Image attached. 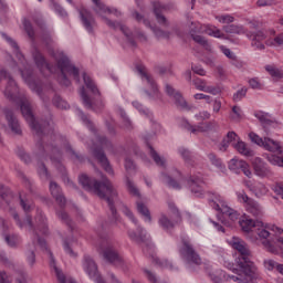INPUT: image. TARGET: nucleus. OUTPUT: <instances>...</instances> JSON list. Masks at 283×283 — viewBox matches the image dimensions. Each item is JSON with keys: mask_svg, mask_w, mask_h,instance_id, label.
I'll list each match as a JSON object with an SVG mask.
<instances>
[{"mask_svg": "<svg viewBox=\"0 0 283 283\" xmlns=\"http://www.w3.org/2000/svg\"><path fill=\"white\" fill-rule=\"evenodd\" d=\"M3 94L12 105L15 107H20L22 116L25 118L27 123H29L31 129L36 134V136L41 137L43 134H48V130L51 129L50 122H36L34 119V114H32V106L30 105V99L25 95V93H21L19 90V84L17 81L12 78V76L8 77L7 85L4 87Z\"/></svg>", "mask_w": 283, "mask_h": 283, "instance_id": "obj_1", "label": "nucleus"}, {"mask_svg": "<svg viewBox=\"0 0 283 283\" xmlns=\"http://www.w3.org/2000/svg\"><path fill=\"white\" fill-rule=\"evenodd\" d=\"M232 240H234L232 243L233 249L240 253L237 259L240 273L237 276H229L230 280L238 283H258V280H260V272L258 271L255 263L251 261V250H249V245L238 237H233Z\"/></svg>", "mask_w": 283, "mask_h": 283, "instance_id": "obj_2", "label": "nucleus"}, {"mask_svg": "<svg viewBox=\"0 0 283 283\" xmlns=\"http://www.w3.org/2000/svg\"><path fill=\"white\" fill-rule=\"evenodd\" d=\"M80 185H82L83 189L85 191H91L98 196L102 200H105L107 202L108 209L112 212V217L114 222L118 221V216L116 214V207L114 205L116 203V200H118V191H116V188L107 179V177L102 176V181H98L96 179H92L87 177L86 175L80 176Z\"/></svg>", "mask_w": 283, "mask_h": 283, "instance_id": "obj_3", "label": "nucleus"}, {"mask_svg": "<svg viewBox=\"0 0 283 283\" xmlns=\"http://www.w3.org/2000/svg\"><path fill=\"white\" fill-rule=\"evenodd\" d=\"M0 34L2 39H4V41H7L9 45H11L17 59H19L21 65H23L24 69H20V74L24 83H27L30 90L32 92H35V94H38L40 98H43V90H44L43 84L34 80V74L32 73V70L28 67V62H25V57L23 56V53H21V50L19 49V44L17 43V41H14V39L8 35V33L1 32Z\"/></svg>", "mask_w": 283, "mask_h": 283, "instance_id": "obj_4", "label": "nucleus"}, {"mask_svg": "<svg viewBox=\"0 0 283 283\" xmlns=\"http://www.w3.org/2000/svg\"><path fill=\"white\" fill-rule=\"evenodd\" d=\"M239 224L244 233H254V235H258L256 240H261L264 249H266L269 253H277V248H275L273 241L269 239L271 232L264 229L262 221L243 218L239 221Z\"/></svg>", "mask_w": 283, "mask_h": 283, "instance_id": "obj_5", "label": "nucleus"}, {"mask_svg": "<svg viewBox=\"0 0 283 283\" xmlns=\"http://www.w3.org/2000/svg\"><path fill=\"white\" fill-rule=\"evenodd\" d=\"M57 67L61 72V76H60L61 85H64L65 87H70L71 82L67 78V74L69 76H73L76 83H81V78L78 76V69L75 67L74 64H72V62L70 61V57L62 54L61 57L57 60Z\"/></svg>", "mask_w": 283, "mask_h": 283, "instance_id": "obj_6", "label": "nucleus"}, {"mask_svg": "<svg viewBox=\"0 0 283 283\" xmlns=\"http://www.w3.org/2000/svg\"><path fill=\"white\" fill-rule=\"evenodd\" d=\"M179 253L182 260H185V262H187L188 264H196L197 266H200V264H202V259L200 258V254L197 253L193 244H191V241L187 238L181 239V247L179 249Z\"/></svg>", "mask_w": 283, "mask_h": 283, "instance_id": "obj_7", "label": "nucleus"}, {"mask_svg": "<svg viewBox=\"0 0 283 283\" xmlns=\"http://www.w3.org/2000/svg\"><path fill=\"white\" fill-rule=\"evenodd\" d=\"M209 203L216 211H220L223 216H228L231 222H235L240 218V213L233 208L227 206L224 198L220 195H213L212 199H209Z\"/></svg>", "mask_w": 283, "mask_h": 283, "instance_id": "obj_8", "label": "nucleus"}, {"mask_svg": "<svg viewBox=\"0 0 283 283\" xmlns=\"http://www.w3.org/2000/svg\"><path fill=\"white\" fill-rule=\"evenodd\" d=\"M240 202L245 207V211L250 213L253 218H262L263 211L262 206L255 199L248 196L247 192H241L238 195Z\"/></svg>", "mask_w": 283, "mask_h": 283, "instance_id": "obj_9", "label": "nucleus"}, {"mask_svg": "<svg viewBox=\"0 0 283 283\" xmlns=\"http://www.w3.org/2000/svg\"><path fill=\"white\" fill-rule=\"evenodd\" d=\"M82 269L91 277V280H94L96 283H105L103 279L101 277V274L98 273V265L96 264V261L88 255L85 254L82 259Z\"/></svg>", "mask_w": 283, "mask_h": 283, "instance_id": "obj_10", "label": "nucleus"}, {"mask_svg": "<svg viewBox=\"0 0 283 283\" xmlns=\"http://www.w3.org/2000/svg\"><path fill=\"white\" fill-rule=\"evenodd\" d=\"M249 138H250L251 143H254V145H259V147H264V149H266L268 151L282 154V147L280 146V143L276 140H273L269 137H264V139H262L255 133H250Z\"/></svg>", "mask_w": 283, "mask_h": 283, "instance_id": "obj_11", "label": "nucleus"}, {"mask_svg": "<svg viewBox=\"0 0 283 283\" xmlns=\"http://www.w3.org/2000/svg\"><path fill=\"white\" fill-rule=\"evenodd\" d=\"M137 72L139 76L142 77V81L150 87V93L149 91H146V94L148 98L151 101H158L160 99V93L158 92V85H156V82L154 81V77H151L147 71L143 66H137Z\"/></svg>", "mask_w": 283, "mask_h": 283, "instance_id": "obj_12", "label": "nucleus"}, {"mask_svg": "<svg viewBox=\"0 0 283 283\" xmlns=\"http://www.w3.org/2000/svg\"><path fill=\"white\" fill-rule=\"evenodd\" d=\"M132 17L135 19V21H137V23H143L146 28H150L157 39H169L171 36L170 31H165L160 28L151 27L149 19H147L143 13L133 11Z\"/></svg>", "mask_w": 283, "mask_h": 283, "instance_id": "obj_13", "label": "nucleus"}, {"mask_svg": "<svg viewBox=\"0 0 283 283\" xmlns=\"http://www.w3.org/2000/svg\"><path fill=\"white\" fill-rule=\"evenodd\" d=\"M103 258L106 260V262H109V264H114V266H125V261H123V258L116 249H114V245L112 243H107L102 249Z\"/></svg>", "mask_w": 283, "mask_h": 283, "instance_id": "obj_14", "label": "nucleus"}, {"mask_svg": "<svg viewBox=\"0 0 283 283\" xmlns=\"http://www.w3.org/2000/svg\"><path fill=\"white\" fill-rule=\"evenodd\" d=\"M80 96L86 109H92V112H102V109L105 108V103L103 102V99L90 98V95H87V92L85 91V86H82L80 88Z\"/></svg>", "mask_w": 283, "mask_h": 283, "instance_id": "obj_15", "label": "nucleus"}, {"mask_svg": "<svg viewBox=\"0 0 283 283\" xmlns=\"http://www.w3.org/2000/svg\"><path fill=\"white\" fill-rule=\"evenodd\" d=\"M169 210L171 211V220L165 214H161L158 220L163 229L166 230L174 229V227L180 222V211H178V208H176L174 203H169Z\"/></svg>", "mask_w": 283, "mask_h": 283, "instance_id": "obj_16", "label": "nucleus"}, {"mask_svg": "<svg viewBox=\"0 0 283 283\" xmlns=\"http://www.w3.org/2000/svg\"><path fill=\"white\" fill-rule=\"evenodd\" d=\"M103 19L105 23L108 25V28H112L113 30H120V32H123L130 48H136V40H134V33L129 31V28H127L125 24H120V22H113L112 20L105 17H103Z\"/></svg>", "mask_w": 283, "mask_h": 283, "instance_id": "obj_17", "label": "nucleus"}, {"mask_svg": "<svg viewBox=\"0 0 283 283\" xmlns=\"http://www.w3.org/2000/svg\"><path fill=\"white\" fill-rule=\"evenodd\" d=\"M166 94H168V96L174 98L175 105L176 107H178V109H184L186 112H189V109H191L189 104H187V101L185 99V97H182V94L176 91L174 86L166 84Z\"/></svg>", "mask_w": 283, "mask_h": 283, "instance_id": "obj_18", "label": "nucleus"}, {"mask_svg": "<svg viewBox=\"0 0 283 283\" xmlns=\"http://www.w3.org/2000/svg\"><path fill=\"white\" fill-rule=\"evenodd\" d=\"M91 151H92L93 156L102 165V167L105 169V171L107 174L113 175L114 170L112 169V166L109 165V160L107 159V156H105V151H103V148H101L96 144H93V146L91 147Z\"/></svg>", "mask_w": 283, "mask_h": 283, "instance_id": "obj_19", "label": "nucleus"}, {"mask_svg": "<svg viewBox=\"0 0 283 283\" xmlns=\"http://www.w3.org/2000/svg\"><path fill=\"white\" fill-rule=\"evenodd\" d=\"M38 147L41 154H50L52 163H61V149H59L56 146L50 143H46L45 146H43L42 143H38Z\"/></svg>", "mask_w": 283, "mask_h": 283, "instance_id": "obj_20", "label": "nucleus"}, {"mask_svg": "<svg viewBox=\"0 0 283 283\" xmlns=\"http://www.w3.org/2000/svg\"><path fill=\"white\" fill-rule=\"evenodd\" d=\"M49 189H50L51 196L57 202L59 207L63 209V207H65V205L67 203V199H65V195H63V190L61 189V186H59V184L54 181H51Z\"/></svg>", "mask_w": 283, "mask_h": 283, "instance_id": "obj_21", "label": "nucleus"}, {"mask_svg": "<svg viewBox=\"0 0 283 283\" xmlns=\"http://www.w3.org/2000/svg\"><path fill=\"white\" fill-rule=\"evenodd\" d=\"M228 167L230 171H234V174H240V171H242L248 178H251L252 176L251 169H249V164L244 160L231 159Z\"/></svg>", "mask_w": 283, "mask_h": 283, "instance_id": "obj_22", "label": "nucleus"}, {"mask_svg": "<svg viewBox=\"0 0 283 283\" xmlns=\"http://www.w3.org/2000/svg\"><path fill=\"white\" fill-rule=\"evenodd\" d=\"M189 189L196 198H202L205 196V181L200 177H191L188 180Z\"/></svg>", "mask_w": 283, "mask_h": 283, "instance_id": "obj_23", "label": "nucleus"}, {"mask_svg": "<svg viewBox=\"0 0 283 283\" xmlns=\"http://www.w3.org/2000/svg\"><path fill=\"white\" fill-rule=\"evenodd\" d=\"M80 17L85 30L90 34H92V32H94V28L96 27V20H94V17L92 15V13L86 9H81Z\"/></svg>", "mask_w": 283, "mask_h": 283, "instance_id": "obj_24", "label": "nucleus"}, {"mask_svg": "<svg viewBox=\"0 0 283 283\" xmlns=\"http://www.w3.org/2000/svg\"><path fill=\"white\" fill-rule=\"evenodd\" d=\"M32 56H33V61H34L36 67L40 70V72L43 73V72H45V70L48 72H53L52 66L48 63V61H45V57L43 56V54L41 53L40 50L33 49Z\"/></svg>", "mask_w": 283, "mask_h": 283, "instance_id": "obj_25", "label": "nucleus"}, {"mask_svg": "<svg viewBox=\"0 0 283 283\" xmlns=\"http://www.w3.org/2000/svg\"><path fill=\"white\" fill-rule=\"evenodd\" d=\"M196 32H202V29H200V24H196L193 22L190 23V34L195 43H199V45H202V48H206V50H210L211 44H209V41L205 39L202 35L196 34Z\"/></svg>", "mask_w": 283, "mask_h": 283, "instance_id": "obj_26", "label": "nucleus"}, {"mask_svg": "<svg viewBox=\"0 0 283 283\" xmlns=\"http://www.w3.org/2000/svg\"><path fill=\"white\" fill-rule=\"evenodd\" d=\"M153 8L157 23H159V25H163V28H169V20H167V18L163 14V12L167 10V8L163 6V3H160L159 1L153 2Z\"/></svg>", "mask_w": 283, "mask_h": 283, "instance_id": "obj_27", "label": "nucleus"}, {"mask_svg": "<svg viewBox=\"0 0 283 283\" xmlns=\"http://www.w3.org/2000/svg\"><path fill=\"white\" fill-rule=\"evenodd\" d=\"M247 187L249 191H251V193H253V196H255L256 198H264V196L269 193V188L266 187V185L260 181L248 182Z\"/></svg>", "mask_w": 283, "mask_h": 283, "instance_id": "obj_28", "label": "nucleus"}, {"mask_svg": "<svg viewBox=\"0 0 283 283\" xmlns=\"http://www.w3.org/2000/svg\"><path fill=\"white\" fill-rule=\"evenodd\" d=\"M182 125L187 129V132H190V134H195V136H198V134H202L211 129V123H200L198 125H191L189 122L185 120Z\"/></svg>", "mask_w": 283, "mask_h": 283, "instance_id": "obj_29", "label": "nucleus"}, {"mask_svg": "<svg viewBox=\"0 0 283 283\" xmlns=\"http://www.w3.org/2000/svg\"><path fill=\"white\" fill-rule=\"evenodd\" d=\"M252 165L254 174L260 178H266V176H271V169H269V166H266V164L261 158H255Z\"/></svg>", "mask_w": 283, "mask_h": 283, "instance_id": "obj_30", "label": "nucleus"}, {"mask_svg": "<svg viewBox=\"0 0 283 283\" xmlns=\"http://www.w3.org/2000/svg\"><path fill=\"white\" fill-rule=\"evenodd\" d=\"M4 114H6V118L8 120L10 129L13 132V134H17L18 136H20L21 126L19 125V120L17 119V117H14V113L6 108Z\"/></svg>", "mask_w": 283, "mask_h": 283, "instance_id": "obj_31", "label": "nucleus"}, {"mask_svg": "<svg viewBox=\"0 0 283 283\" xmlns=\"http://www.w3.org/2000/svg\"><path fill=\"white\" fill-rule=\"evenodd\" d=\"M238 140H240V136H238L235 132H228V134L219 145V151H227V149H229V145H233L238 143Z\"/></svg>", "mask_w": 283, "mask_h": 283, "instance_id": "obj_32", "label": "nucleus"}, {"mask_svg": "<svg viewBox=\"0 0 283 283\" xmlns=\"http://www.w3.org/2000/svg\"><path fill=\"white\" fill-rule=\"evenodd\" d=\"M232 147L239 154H241V156H245L248 158H251V157L255 156V153L253 151V149H251L249 147V145L247 143L242 142L241 139H238L237 143L232 144Z\"/></svg>", "mask_w": 283, "mask_h": 283, "instance_id": "obj_33", "label": "nucleus"}, {"mask_svg": "<svg viewBox=\"0 0 283 283\" xmlns=\"http://www.w3.org/2000/svg\"><path fill=\"white\" fill-rule=\"evenodd\" d=\"M93 3H95L94 11L99 14V17H103V14H114L115 17H120V11H117L116 9H109L107 8L101 0H96Z\"/></svg>", "mask_w": 283, "mask_h": 283, "instance_id": "obj_34", "label": "nucleus"}, {"mask_svg": "<svg viewBox=\"0 0 283 283\" xmlns=\"http://www.w3.org/2000/svg\"><path fill=\"white\" fill-rule=\"evenodd\" d=\"M128 238L130 240H135V242H145V240H148L147 237V230H145L143 227H137V232L134 230H128Z\"/></svg>", "mask_w": 283, "mask_h": 283, "instance_id": "obj_35", "label": "nucleus"}, {"mask_svg": "<svg viewBox=\"0 0 283 283\" xmlns=\"http://www.w3.org/2000/svg\"><path fill=\"white\" fill-rule=\"evenodd\" d=\"M35 222L38 229L42 232L43 235H48V219L43 214V211L38 210V214L35 217Z\"/></svg>", "mask_w": 283, "mask_h": 283, "instance_id": "obj_36", "label": "nucleus"}, {"mask_svg": "<svg viewBox=\"0 0 283 283\" xmlns=\"http://www.w3.org/2000/svg\"><path fill=\"white\" fill-rule=\"evenodd\" d=\"M83 81H84V85H86L87 90L92 92L93 96H101V92L98 91V87L96 86L94 81H92V77H90V75L84 73Z\"/></svg>", "mask_w": 283, "mask_h": 283, "instance_id": "obj_37", "label": "nucleus"}, {"mask_svg": "<svg viewBox=\"0 0 283 283\" xmlns=\"http://www.w3.org/2000/svg\"><path fill=\"white\" fill-rule=\"evenodd\" d=\"M63 149H65V151L75 163H83V160H85L83 155H80L78 153L72 149V146L70 145V143H64Z\"/></svg>", "mask_w": 283, "mask_h": 283, "instance_id": "obj_38", "label": "nucleus"}, {"mask_svg": "<svg viewBox=\"0 0 283 283\" xmlns=\"http://www.w3.org/2000/svg\"><path fill=\"white\" fill-rule=\"evenodd\" d=\"M223 30L227 32V34H247L248 32L247 29L238 24L226 25L223 27Z\"/></svg>", "mask_w": 283, "mask_h": 283, "instance_id": "obj_39", "label": "nucleus"}, {"mask_svg": "<svg viewBox=\"0 0 283 283\" xmlns=\"http://www.w3.org/2000/svg\"><path fill=\"white\" fill-rule=\"evenodd\" d=\"M136 206H137L138 213H140V216H143L145 221L151 222V212H149V208H147V206H145V203H143L140 201H137Z\"/></svg>", "mask_w": 283, "mask_h": 283, "instance_id": "obj_40", "label": "nucleus"}, {"mask_svg": "<svg viewBox=\"0 0 283 283\" xmlns=\"http://www.w3.org/2000/svg\"><path fill=\"white\" fill-rule=\"evenodd\" d=\"M2 238H3V240H6V242L9 247H17V244H19V235H17L12 232H8L4 230L2 232Z\"/></svg>", "mask_w": 283, "mask_h": 283, "instance_id": "obj_41", "label": "nucleus"}, {"mask_svg": "<svg viewBox=\"0 0 283 283\" xmlns=\"http://www.w3.org/2000/svg\"><path fill=\"white\" fill-rule=\"evenodd\" d=\"M255 118L262 123L263 127H269L271 125H275V122L271 118V115L268 113L259 112L255 114Z\"/></svg>", "mask_w": 283, "mask_h": 283, "instance_id": "obj_42", "label": "nucleus"}, {"mask_svg": "<svg viewBox=\"0 0 283 283\" xmlns=\"http://www.w3.org/2000/svg\"><path fill=\"white\" fill-rule=\"evenodd\" d=\"M201 34H208L209 36H214L216 39H222V36H224L220 29H211L209 25H201Z\"/></svg>", "mask_w": 283, "mask_h": 283, "instance_id": "obj_43", "label": "nucleus"}, {"mask_svg": "<svg viewBox=\"0 0 283 283\" xmlns=\"http://www.w3.org/2000/svg\"><path fill=\"white\" fill-rule=\"evenodd\" d=\"M34 247H35V243L33 241V243L29 245L28 251L25 253L28 264L31 268L34 266V264H36V254L34 253Z\"/></svg>", "mask_w": 283, "mask_h": 283, "instance_id": "obj_44", "label": "nucleus"}, {"mask_svg": "<svg viewBox=\"0 0 283 283\" xmlns=\"http://www.w3.org/2000/svg\"><path fill=\"white\" fill-rule=\"evenodd\" d=\"M266 72L274 78V81H280V78H283V71L281 69H277L273 65H266L265 66Z\"/></svg>", "mask_w": 283, "mask_h": 283, "instance_id": "obj_45", "label": "nucleus"}, {"mask_svg": "<svg viewBox=\"0 0 283 283\" xmlns=\"http://www.w3.org/2000/svg\"><path fill=\"white\" fill-rule=\"evenodd\" d=\"M148 148H149V154L153 160L156 163V165L158 167H165L166 165L165 158L160 157V155H158V153L150 145H148Z\"/></svg>", "mask_w": 283, "mask_h": 283, "instance_id": "obj_46", "label": "nucleus"}, {"mask_svg": "<svg viewBox=\"0 0 283 283\" xmlns=\"http://www.w3.org/2000/svg\"><path fill=\"white\" fill-rule=\"evenodd\" d=\"M208 159L211 163V165L217 167V169H221V171H223V169H226L224 164H222V159L218 158V156H216V154H213V153L208 154Z\"/></svg>", "mask_w": 283, "mask_h": 283, "instance_id": "obj_47", "label": "nucleus"}, {"mask_svg": "<svg viewBox=\"0 0 283 283\" xmlns=\"http://www.w3.org/2000/svg\"><path fill=\"white\" fill-rule=\"evenodd\" d=\"M161 180L165 182V185H168V187H171L172 189H180V184H178L176 179L171 178V176H168L167 174H161Z\"/></svg>", "mask_w": 283, "mask_h": 283, "instance_id": "obj_48", "label": "nucleus"}, {"mask_svg": "<svg viewBox=\"0 0 283 283\" xmlns=\"http://www.w3.org/2000/svg\"><path fill=\"white\" fill-rule=\"evenodd\" d=\"M245 36H248V39H252V41H264V39H266L264 31H247Z\"/></svg>", "mask_w": 283, "mask_h": 283, "instance_id": "obj_49", "label": "nucleus"}, {"mask_svg": "<svg viewBox=\"0 0 283 283\" xmlns=\"http://www.w3.org/2000/svg\"><path fill=\"white\" fill-rule=\"evenodd\" d=\"M126 186L132 196H135L136 198H140V190L134 185V181L129 179V177H126Z\"/></svg>", "mask_w": 283, "mask_h": 283, "instance_id": "obj_50", "label": "nucleus"}, {"mask_svg": "<svg viewBox=\"0 0 283 283\" xmlns=\"http://www.w3.org/2000/svg\"><path fill=\"white\" fill-rule=\"evenodd\" d=\"M243 116H244V113H242V108H240V106L232 107V113L230 114V118L232 120H234L235 123H240Z\"/></svg>", "mask_w": 283, "mask_h": 283, "instance_id": "obj_51", "label": "nucleus"}, {"mask_svg": "<svg viewBox=\"0 0 283 283\" xmlns=\"http://www.w3.org/2000/svg\"><path fill=\"white\" fill-rule=\"evenodd\" d=\"M56 216L62 222H64V224L72 228V219L70 218V214L65 212V210H57Z\"/></svg>", "mask_w": 283, "mask_h": 283, "instance_id": "obj_52", "label": "nucleus"}, {"mask_svg": "<svg viewBox=\"0 0 283 283\" xmlns=\"http://www.w3.org/2000/svg\"><path fill=\"white\" fill-rule=\"evenodd\" d=\"M53 105L57 107V109H67L70 107V104H67V102H65V99L61 98L59 95L54 96Z\"/></svg>", "mask_w": 283, "mask_h": 283, "instance_id": "obj_53", "label": "nucleus"}, {"mask_svg": "<svg viewBox=\"0 0 283 283\" xmlns=\"http://www.w3.org/2000/svg\"><path fill=\"white\" fill-rule=\"evenodd\" d=\"M20 207H22L23 211L25 213H29V211H32V202L28 197H23L20 195Z\"/></svg>", "mask_w": 283, "mask_h": 283, "instance_id": "obj_54", "label": "nucleus"}, {"mask_svg": "<svg viewBox=\"0 0 283 283\" xmlns=\"http://www.w3.org/2000/svg\"><path fill=\"white\" fill-rule=\"evenodd\" d=\"M119 116L123 120L124 129H132V120H129V117H127V113H125V109L119 108Z\"/></svg>", "mask_w": 283, "mask_h": 283, "instance_id": "obj_55", "label": "nucleus"}, {"mask_svg": "<svg viewBox=\"0 0 283 283\" xmlns=\"http://www.w3.org/2000/svg\"><path fill=\"white\" fill-rule=\"evenodd\" d=\"M178 153L184 158L185 163H191L193 160V156L191 155V151L185 147H180L178 149Z\"/></svg>", "mask_w": 283, "mask_h": 283, "instance_id": "obj_56", "label": "nucleus"}, {"mask_svg": "<svg viewBox=\"0 0 283 283\" xmlns=\"http://www.w3.org/2000/svg\"><path fill=\"white\" fill-rule=\"evenodd\" d=\"M196 90H199V92H205L207 90V81L200 78V77H196L192 81Z\"/></svg>", "mask_w": 283, "mask_h": 283, "instance_id": "obj_57", "label": "nucleus"}, {"mask_svg": "<svg viewBox=\"0 0 283 283\" xmlns=\"http://www.w3.org/2000/svg\"><path fill=\"white\" fill-rule=\"evenodd\" d=\"M203 92H206L207 94H212V96H218V94H222V87H220V85H207L206 91Z\"/></svg>", "mask_w": 283, "mask_h": 283, "instance_id": "obj_58", "label": "nucleus"}, {"mask_svg": "<svg viewBox=\"0 0 283 283\" xmlns=\"http://www.w3.org/2000/svg\"><path fill=\"white\" fill-rule=\"evenodd\" d=\"M24 30L30 39H34V29L32 28V23L30 20H23Z\"/></svg>", "mask_w": 283, "mask_h": 283, "instance_id": "obj_59", "label": "nucleus"}, {"mask_svg": "<svg viewBox=\"0 0 283 283\" xmlns=\"http://www.w3.org/2000/svg\"><path fill=\"white\" fill-rule=\"evenodd\" d=\"M216 19L219 23H233V21H235V18L231 14L217 15Z\"/></svg>", "mask_w": 283, "mask_h": 283, "instance_id": "obj_60", "label": "nucleus"}, {"mask_svg": "<svg viewBox=\"0 0 283 283\" xmlns=\"http://www.w3.org/2000/svg\"><path fill=\"white\" fill-rule=\"evenodd\" d=\"M269 163H271V165H275L277 167H283V158L280 156H275V155H270L268 157Z\"/></svg>", "mask_w": 283, "mask_h": 283, "instance_id": "obj_61", "label": "nucleus"}, {"mask_svg": "<svg viewBox=\"0 0 283 283\" xmlns=\"http://www.w3.org/2000/svg\"><path fill=\"white\" fill-rule=\"evenodd\" d=\"M125 169L127 174H134L136 171V164H134V160L126 158L125 159Z\"/></svg>", "mask_w": 283, "mask_h": 283, "instance_id": "obj_62", "label": "nucleus"}, {"mask_svg": "<svg viewBox=\"0 0 283 283\" xmlns=\"http://www.w3.org/2000/svg\"><path fill=\"white\" fill-rule=\"evenodd\" d=\"M247 92H248V90L244 87L237 91V93H234V95H233L234 103L242 101V98H244V96H247Z\"/></svg>", "mask_w": 283, "mask_h": 283, "instance_id": "obj_63", "label": "nucleus"}, {"mask_svg": "<svg viewBox=\"0 0 283 283\" xmlns=\"http://www.w3.org/2000/svg\"><path fill=\"white\" fill-rule=\"evenodd\" d=\"M270 44L274 45V48H280V45H283V33L276 35L273 41L270 42Z\"/></svg>", "mask_w": 283, "mask_h": 283, "instance_id": "obj_64", "label": "nucleus"}]
</instances>
